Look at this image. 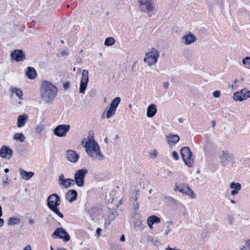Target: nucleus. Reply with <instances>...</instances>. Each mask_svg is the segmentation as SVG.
Wrapping results in <instances>:
<instances>
[{"label":"nucleus","instance_id":"nucleus-1","mask_svg":"<svg viewBox=\"0 0 250 250\" xmlns=\"http://www.w3.org/2000/svg\"><path fill=\"white\" fill-rule=\"evenodd\" d=\"M88 138L89 140L85 143L84 146L87 155L93 159L103 160L104 156L101 152L98 143L94 140L92 131H89Z\"/></svg>","mask_w":250,"mask_h":250},{"label":"nucleus","instance_id":"nucleus-2","mask_svg":"<svg viewBox=\"0 0 250 250\" xmlns=\"http://www.w3.org/2000/svg\"><path fill=\"white\" fill-rule=\"evenodd\" d=\"M58 93L57 87L51 83L43 81L41 87V94L42 100L47 104L51 103Z\"/></svg>","mask_w":250,"mask_h":250},{"label":"nucleus","instance_id":"nucleus-3","mask_svg":"<svg viewBox=\"0 0 250 250\" xmlns=\"http://www.w3.org/2000/svg\"><path fill=\"white\" fill-rule=\"evenodd\" d=\"M180 154L185 164L189 167H191L194 164V159L192 158L193 153L188 146L181 148Z\"/></svg>","mask_w":250,"mask_h":250},{"label":"nucleus","instance_id":"nucleus-4","mask_svg":"<svg viewBox=\"0 0 250 250\" xmlns=\"http://www.w3.org/2000/svg\"><path fill=\"white\" fill-rule=\"evenodd\" d=\"M121 102V98L116 97L112 100L109 104V108H107L106 110L103 112L102 117L104 118V116L106 114V118L109 119L115 114L117 108Z\"/></svg>","mask_w":250,"mask_h":250},{"label":"nucleus","instance_id":"nucleus-5","mask_svg":"<svg viewBox=\"0 0 250 250\" xmlns=\"http://www.w3.org/2000/svg\"><path fill=\"white\" fill-rule=\"evenodd\" d=\"M145 56L146 57L144 59V62L147 63L148 65L151 66L157 62L159 53L156 49L152 48L150 52L146 53Z\"/></svg>","mask_w":250,"mask_h":250},{"label":"nucleus","instance_id":"nucleus-6","mask_svg":"<svg viewBox=\"0 0 250 250\" xmlns=\"http://www.w3.org/2000/svg\"><path fill=\"white\" fill-rule=\"evenodd\" d=\"M51 236L54 239H61L65 243L68 242L70 239V235L63 228L56 229L52 234Z\"/></svg>","mask_w":250,"mask_h":250},{"label":"nucleus","instance_id":"nucleus-7","mask_svg":"<svg viewBox=\"0 0 250 250\" xmlns=\"http://www.w3.org/2000/svg\"><path fill=\"white\" fill-rule=\"evenodd\" d=\"M87 173V170L85 168L79 169L75 172L74 174L75 183L79 187L84 186V178Z\"/></svg>","mask_w":250,"mask_h":250},{"label":"nucleus","instance_id":"nucleus-8","mask_svg":"<svg viewBox=\"0 0 250 250\" xmlns=\"http://www.w3.org/2000/svg\"><path fill=\"white\" fill-rule=\"evenodd\" d=\"M70 129L69 125L62 124L57 125L53 130L54 134L59 137H64Z\"/></svg>","mask_w":250,"mask_h":250},{"label":"nucleus","instance_id":"nucleus-9","mask_svg":"<svg viewBox=\"0 0 250 250\" xmlns=\"http://www.w3.org/2000/svg\"><path fill=\"white\" fill-rule=\"evenodd\" d=\"M233 159V155H229L227 151L224 150L222 151L221 155L219 156L220 162L223 167L228 166Z\"/></svg>","mask_w":250,"mask_h":250},{"label":"nucleus","instance_id":"nucleus-10","mask_svg":"<svg viewBox=\"0 0 250 250\" xmlns=\"http://www.w3.org/2000/svg\"><path fill=\"white\" fill-rule=\"evenodd\" d=\"M12 60L17 62H21L26 59V55L22 50L15 49L10 54Z\"/></svg>","mask_w":250,"mask_h":250},{"label":"nucleus","instance_id":"nucleus-11","mask_svg":"<svg viewBox=\"0 0 250 250\" xmlns=\"http://www.w3.org/2000/svg\"><path fill=\"white\" fill-rule=\"evenodd\" d=\"M56 203L58 205L61 204V198L56 193H53L50 195L47 199V206L49 208L56 206Z\"/></svg>","mask_w":250,"mask_h":250},{"label":"nucleus","instance_id":"nucleus-12","mask_svg":"<svg viewBox=\"0 0 250 250\" xmlns=\"http://www.w3.org/2000/svg\"><path fill=\"white\" fill-rule=\"evenodd\" d=\"M196 37L191 33L189 32L188 34L182 37V41L186 45L191 44L192 43L196 42Z\"/></svg>","mask_w":250,"mask_h":250},{"label":"nucleus","instance_id":"nucleus-13","mask_svg":"<svg viewBox=\"0 0 250 250\" xmlns=\"http://www.w3.org/2000/svg\"><path fill=\"white\" fill-rule=\"evenodd\" d=\"M78 197L77 191L75 189H69L65 194L66 199L70 203L76 201Z\"/></svg>","mask_w":250,"mask_h":250},{"label":"nucleus","instance_id":"nucleus-14","mask_svg":"<svg viewBox=\"0 0 250 250\" xmlns=\"http://www.w3.org/2000/svg\"><path fill=\"white\" fill-rule=\"evenodd\" d=\"M13 154V150L8 146H2L0 149V156L3 158H6L8 156L10 158Z\"/></svg>","mask_w":250,"mask_h":250},{"label":"nucleus","instance_id":"nucleus-15","mask_svg":"<svg viewBox=\"0 0 250 250\" xmlns=\"http://www.w3.org/2000/svg\"><path fill=\"white\" fill-rule=\"evenodd\" d=\"M179 191L182 193H184L189 196L191 198H194L196 194L194 193L191 188L186 184H183L182 188L179 190Z\"/></svg>","mask_w":250,"mask_h":250},{"label":"nucleus","instance_id":"nucleus-16","mask_svg":"<svg viewBox=\"0 0 250 250\" xmlns=\"http://www.w3.org/2000/svg\"><path fill=\"white\" fill-rule=\"evenodd\" d=\"M140 6H146V10L148 12H152L154 7L152 3L151 0H138Z\"/></svg>","mask_w":250,"mask_h":250},{"label":"nucleus","instance_id":"nucleus-17","mask_svg":"<svg viewBox=\"0 0 250 250\" xmlns=\"http://www.w3.org/2000/svg\"><path fill=\"white\" fill-rule=\"evenodd\" d=\"M66 157L69 161L75 163L78 161L79 155L76 153V151L68 150L66 151Z\"/></svg>","mask_w":250,"mask_h":250},{"label":"nucleus","instance_id":"nucleus-18","mask_svg":"<svg viewBox=\"0 0 250 250\" xmlns=\"http://www.w3.org/2000/svg\"><path fill=\"white\" fill-rule=\"evenodd\" d=\"M167 140L168 145H175L180 140V137L178 135L169 134L167 136Z\"/></svg>","mask_w":250,"mask_h":250},{"label":"nucleus","instance_id":"nucleus-19","mask_svg":"<svg viewBox=\"0 0 250 250\" xmlns=\"http://www.w3.org/2000/svg\"><path fill=\"white\" fill-rule=\"evenodd\" d=\"M20 174L21 177L25 180H29L34 175V173L32 171H26L21 168L20 169Z\"/></svg>","mask_w":250,"mask_h":250},{"label":"nucleus","instance_id":"nucleus-20","mask_svg":"<svg viewBox=\"0 0 250 250\" xmlns=\"http://www.w3.org/2000/svg\"><path fill=\"white\" fill-rule=\"evenodd\" d=\"M157 112L156 105L154 104H150L147 108L146 116L148 118H152Z\"/></svg>","mask_w":250,"mask_h":250},{"label":"nucleus","instance_id":"nucleus-21","mask_svg":"<svg viewBox=\"0 0 250 250\" xmlns=\"http://www.w3.org/2000/svg\"><path fill=\"white\" fill-rule=\"evenodd\" d=\"M26 75L29 79L34 80L37 76V72L35 69L33 67L28 66L26 71Z\"/></svg>","mask_w":250,"mask_h":250},{"label":"nucleus","instance_id":"nucleus-22","mask_svg":"<svg viewBox=\"0 0 250 250\" xmlns=\"http://www.w3.org/2000/svg\"><path fill=\"white\" fill-rule=\"evenodd\" d=\"M246 92V90L245 89H242L241 91L236 92L233 94V99L235 101H243L245 100V97L243 95V93Z\"/></svg>","mask_w":250,"mask_h":250},{"label":"nucleus","instance_id":"nucleus-23","mask_svg":"<svg viewBox=\"0 0 250 250\" xmlns=\"http://www.w3.org/2000/svg\"><path fill=\"white\" fill-rule=\"evenodd\" d=\"M27 115L25 114L19 115L17 120V126L18 127H21L23 126L25 124L26 120H27Z\"/></svg>","mask_w":250,"mask_h":250},{"label":"nucleus","instance_id":"nucleus-24","mask_svg":"<svg viewBox=\"0 0 250 250\" xmlns=\"http://www.w3.org/2000/svg\"><path fill=\"white\" fill-rule=\"evenodd\" d=\"M138 196L139 194L137 192L135 198H133V203L132 206V208L134 210V212L132 213L133 215H136L138 214V213L136 212L139 208L140 205L139 202L137 201V199L138 198Z\"/></svg>","mask_w":250,"mask_h":250},{"label":"nucleus","instance_id":"nucleus-25","mask_svg":"<svg viewBox=\"0 0 250 250\" xmlns=\"http://www.w3.org/2000/svg\"><path fill=\"white\" fill-rule=\"evenodd\" d=\"M161 219L156 215L150 216L147 219V222H149L151 224H158L159 223Z\"/></svg>","mask_w":250,"mask_h":250},{"label":"nucleus","instance_id":"nucleus-26","mask_svg":"<svg viewBox=\"0 0 250 250\" xmlns=\"http://www.w3.org/2000/svg\"><path fill=\"white\" fill-rule=\"evenodd\" d=\"M10 91L12 93L16 94V95L19 97L20 99H22L23 92L21 89L17 87H11L10 88Z\"/></svg>","mask_w":250,"mask_h":250},{"label":"nucleus","instance_id":"nucleus-27","mask_svg":"<svg viewBox=\"0 0 250 250\" xmlns=\"http://www.w3.org/2000/svg\"><path fill=\"white\" fill-rule=\"evenodd\" d=\"M60 205H58V203H56V206L49 208L51 211H52L54 213L58 215L60 218H63V215L60 211V209L59 208V206Z\"/></svg>","mask_w":250,"mask_h":250},{"label":"nucleus","instance_id":"nucleus-28","mask_svg":"<svg viewBox=\"0 0 250 250\" xmlns=\"http://www.w3.org/2000/svg\"><path fill=\"white\" fill-rule=\"evenodd\" d=\"M134 227L136 230H141L144 228L143 222L140 219L136 220L134 222Z\"/></svg>","mask_w":250,"mask_h":250},{"label":"nucleus","instance_id":"nucleus-29","mask_svg":"<svg viewBox=\"0 0 250 250\" xmlns=\"http://www.w3.org/2000/svg\"><path fill=\"white\" fill-rule=\"evenodd\" d=\"M13 139L16 140H19L21 142H23L25 137L22 133H17L14 135Z\"/></svg>","mask_w":250,"mask_h":250},{"label":"nucleus","instance_id":"nucleus-30","mask_svg":"<svg viewBox=\"0 0 250 250\" xmlns=\"http://www.w3.org/2000/svg\"><path fill=\"white\" fill-rule=\"evenodd\" d=\"M20 222V219L18 217H11L8 220V224L9 225L13 226L19 224Z\"/></svg>","mask_w":250,"mask_h":250},{"label":"nucleus","instance_id":"nucleus-31","mask_svg":"<svg viewBox=\"0 0 250 250\" xmlns=\"http://www.w3.org/2000/svg\"><path fill=\"white\" fill-rule=\"evenodd\" d=\"M88 82L81 81L80 85L79 92L80 93L84 94L87 87Z\"/></svg>","mask_w":250,"mask_h":250},{"label":"nucleus","instance_id":"nucleus-32","mask_svg":"<svg viewBox=\"0 0 250 250\" xmlns=\"http://www.w3.org/2000/svg\"><path fill=\"white\" fill-rule=\"evenodd\" d=\"M193 55V52L191 50L186 49L183 52V55L188 61H191Z\"/></svg>","mask_w":250,"mask_h":250},{"label":"nucleus","instance_id":"nucleus-33","mask_svg":"<svg viewBox=\"0 0 250 250\" xmlns=\"http://www.w3.org/2000/svg\"><path fill=\"white\" fill-rule=\"evenodd\" d=\"M115 42V39L112 37H108L105 39L104 44L105 46H109L112 45Z\"/></svg>","mask_w":250,"mask_h":250},{"label":"nucleus","instance_id":"nucleus-34","mask_svg":"<svg viewBox=\"0 0 250 250\" xmlns=\"http://www.w3.org/2000/svg\"><path fill=\"white\" fill-rule=\"evenodd\" d=\"M88 71L87 70L84 69L82 72L81 81L88 82Z\"/></svg>","mask_w":250,"mask_h":250},{"label":"nucleus","instance_id":"nucleus-35","mask_svg":"<svg viewBox=\"0 0 250 250\" xmlns=\"http://www.w3.org/2000/svg\"><path fill=\"white\" fill-rule=\"evenodd\" d=\"M229 188L232 189L240 190L241 189V185L238 183L232 182L230 183Z\"/></svg>","mask_w":250,"mask_h":250},{"label":"nucleus","instance_id":"nucleus-36","mask_svg":"<svg viewBox=\"0 0 250 250\" xmlns=\"http://www.w3.org/2000/svg\"><path fill=\"white\" fill-rule=\"evenodd\" d=\"M242 63L247 68L250 69V57H246L242 60Z\"/></svg>","mask_w":250,"mask_h":250},{"label":"nucleus","instance_id":"nucleus-37","mask_svg":"<svg viewBox=\"0 0 250 250\" xmlns=\"http://www.w3.org/2000/svg\"><path fill=\"white\" fill-rule=\"evenodd\" d=\"M66 180H67V188H69V187H72L73 186L75 183V179H71V178H66Z\"/></svg>","mask_w":250,"mask_h":250},{"label":"nucleus","instance_id":"nucleus-38","mask_svg":"<svg viewBox=\"0 0 250 250\" xmlns=\"http://www.w3.org/2000/svg\"><path fill=\"white\" fill-rule=\"evenodd\" d=\"M214 2H216V5H218L221 9L224 7L223 0H214Z\"/></svg>","mask_w":250,"mask_h":250},{"label":"nucleus","instance_id":"nucleus-39","mask_svg":"<svg viewBox=\"0 0 250 250\" xmlns=\"http://www.w3.org/2000/svg\"><path fill=\"white\" fill-rule=\"evenodd\" d=\"M44 128V125H38L36 128V132L40 133Z\"/></svg>","mask_w":250,"mask_h":250},{"label":"nucleus","instance_id":"nucleus-40","mask_svg":"<svg viewBox=\"0 0 250 250\" xmlns=\"http://www.w3.org/2000/svg\"><path fill=\"white\" fill-rule=\"evenodd\" d=\"M213 3L214 2H212L209 1H206V3H207V4L208 5V7L209 8V11H211V12H212V10H213V9L214 8Z\"/></svg>","mask_w":250,"mask_h":250},{"label":"nucleus","instance_id":"nucleus-41","mask_svg":"<svg viewBox=\"0 0 250 250\" xmlns=\"http://www.w3.org/2000/svg\"><path fill=\"white\" fill-rule=\"evenodd\" d=\"M228 219L229 225H232L234 222V219L232 215H228Z\"/></svg>","mask_w":250,"mask_h":250},{"label":"nucleus","instance_id":"nucleus-42","mask_svg":"<svg viewBox=\"0 0 250 250\" xmlns=\"http://www.w3.org/2000/svg\"><path fill=\"white\" fill-rule=\"evenodd\" d=\"M59 185L62 187H64L65 188H67V184H66L67 180L66 178L60 182Z\"/></svg>","mask_w":250,"mask_h":250},{"label":"nucleus","instance_id":"nucleus-43","mask_svg":"<svg viewBox=\"0 0 250 250\" xmlns=\"http://www.w3.org/2000/svg\"><path fill=\"white\" fill-rule=\"evenodd\" d=\"M70 82L69 81H67L63 84V87L65 90H68L70 88Z\"/></svg>","mask_w":250,"mask_h":250},{"label":"nucleus","instance_id":"nucleus-44","mask_svg":"<svg viewBox=\"0 0 250 250\" xmlns=\"http://www.w3.org/2000/svg\"><path fill=\"white\" fill-rule=\"evenodd\" d=\"M172 156L175 160L177 161L179 159L178 153L176 151H173L172 152Z\"/></svg>","mask_w":250,"mask_h":250},{"label":"nucleus","instance_id":"nucleus-45","mask_svg":"<svg viewBox=\"0 0 250 250\" xmlns=\"http://www.w3.org/2000/svg\"><path fill=\"white\" fill-rule=\"evenodd\" d=\"M61 54L62 56H67V55H69V53L68 51V48L66 47L64 50L62 51L61 52Z\"/></svg>","mask_w":250,"mask_h":250},{"label":"nucleus","instance_id":"nucleus-46","mask_svg":"<svg viewBox=\"0 0 250 250\" xmlns=\"http://www.w3.org/2000/svg\"><path fill=\"white\" fill-rule=\"evenodd\" d=\"M8 180V177L7 175H5L3 178L2 183L4 186H5L6 184H9V183L7 182V180Z\"/></svg>","mask_w":250,"mask_h":250},{"label":"nucleus","instance_id":"nucleus-47","mask_svg":"<svg viewBox=\"0 0 250 250\" xmlns=\"http://www.w3.org/2000/svg\"><path fill=\"white\" fill-rule=\"evenodd\" d=\"M220 95V91L219 90H215L213 92V96L215 98H218Z\"/></svg>","mask_w":250,"mask_h":250},{"label":"nucleus","instance_id":"nucleus-48","mask_svg":"<svg viewBox=\"0 0 250 250\" xmlns=\"http://www.w3.org/2000/svg\"><path fill=\"white\" fill-rule=\"evenodd\" d=\"M157 151L156 149L153 150L152 152H150V155L151 158H155L157 155Z\"/></svg>","mask_w":250,"mask_h":250},{"label":"nucleus","instance_id":"nucleus-49","mask_svg":"<svg viewBox=\"0 0 250 250\" xmlns=\"http://www.w3.org/2000/svg\"><path fill=\"white\" fill-rule=\"evenodd\" d=\"M116 213H117V211L115 212L112 209L109 208V214L110 215L113 216V218H112V219H113L114 218L115 216L117 214Z\"/></svg>","mask_w":250,"mask_h":250},{"label":"nucleus","instance_id":"nucleus-50","mask_svg":"<svg viewBox=\"0 0 250 250\" xmlns=\"http://www.w3.org/2000/svg\"><path fill=\"white\" fill-rule=\"evenodd\" d=\"M243 95L245 97V99L247 98L250 97V91L246 90V92L243 93Z\"/></svg>","mask_w":250,"mask_h":250},{"label":"nucleus","instance_id":"nucleus-51","mask_svg":"<svg viewBox=\"0 0 250 250\" xmlns=\"http://www.w3.org/2000/svg\"><path fill=\"white\" fill-rule=\"evenodd\" d=\"M110 224V220L108 218L105 219L104 221V225L106 226H108Z\"/></svg>","mask_w":250,"mask_h":250},{"label":"nucleus","instance_id":"nucleus-52","mask_svg":"<svg viewBox=\"0 0 250 250\" xmlns=\"http://www.w3.org/2000/svg\"><path fill=\"white\" fill-rule=\"evenodd\" d=\"M183 185H175L174 187V190L175 191L178 190L179 191V190L182 188Z\"/></svg>","mask_w":250,"mask_h":250},{"label":"nucleus","instance_id":"nucleus-53","mask_svg":"<svg viewBox=\"0 0 250 250\" xmlns=\"http://www.w3.org/2000/svg\"><path fill=\"white\" fill-rule=\"evenodd\" d=\"M64 179H65V178H64V175L63 174H61V175H59V179H58V181L60 182V181L64 180Z\"/></svg>","mask_w":250,"mask_h":250},{"label":"nucleus","instance_id":"nucleus-54","mask_svg":"<svg viewBox=\"0 0 250 250\" xmlns=\"http://www.w3.org/2000/svg\"><path fill=\"white\" fill-rule=\"evenodd\" d=\"M239 191V190L233 189L231 191V194L233 196L235 195L238 194Z\"/></svg>","mask_w":250,"mask_h":250},{"label":"nucleus","instance_id":"nucleus-55","mask_svg":"<svg viewBox=\"0 0 250 250\" xmlns=\"http://www.w3.org/2000/svg\"><path fill=\"white\" fill-rule=\"evenodd\" d=\"M246 246H247V248L250 250V240H247L246 242Z\"/></svg>","mask_w":250,"mask_h":250},{"label":"nucleus","instance_id":"nucleus-56","mask_svg":"<svg viewBox=\"0 0 250 250\" xmlns=\"http://www.w3.org/2000/svg\"><path fill=\"white\" fill-rule=\"evenodd\" d=\"M170 229L169 228V226H167V228L165 230V235H167L168 234V233L170 232Z\"/></svg>","mask_w":250,"mask_h":250},{"label":"nucleus","instance_id":"nucleus-57","mask_svg":"<svg viewBox=\"0 0 250 250\" xmlns=\"http://www.w3.org/2000/svg\"><path fill=\"white\" fill-rule=\"evenodd\" d=\"M102 231V229L100 228H98L96 230V233L99 236Z\"/></svg>","mask_w":250,"mask_h":250},{"label":"nucleus","instance_id":"nucleus-58","mask_svg":"<svg viewBox=\"0 0 250 250\" xmlns=\"http://www.w3.org/2000/svg\"><path fill=\"white\" fill-rule=\"evenodd\" d=\"M169 83L168 82H165L164 83V86L166 89H167L169 86Z\"/></svg>","mask_w":250,"mask_h":250},{"label":"nucleus","instance_id":"nucleus-59","mask_svg":"<svg viewBox=\"0 0 250 250\" xmlns=\"http://www.w3.org/2000/svg\"><path fill=\"white\" fill-rule=\"evenodd\" d=\"M23 250H32L31 246L30 245H27L26 246Z\"/></svg>","mask_w":250,"mask_h":250},{"label":"nucleus","instance_id":"nucleus-60","mask_svg":"<svg viewBox=\"0 0 250 250\" xmlns=\"http://www.w3.org/2000/svg\"><path fill=\"white\" fill-rule=\"evenodd\" d=\"M120 241L121 242H124L125 241V237L124 236V235H122L121 237H120Z\"/></svg>","mask_w":250,"mask_h":250},{"label":"nucleus","instance_id":"nucleus-61","mask_svg":"<svg viewBox=\"0 0 250 250\" xmlns=\"http://www.w3.org/2000/svg\"><path fill=\"white\" fill-rule=\"evenodd\" d=\"M166 250H180L179 249H172V248L168 246L167 248L166 249Z\"/></svg>","mask_w":250,"mask_h":250},{"label":"nucleus","instance_id":"nucleus-62","mask_svg":"<svg viewBox=\"0 0 250 250\" xmlns=\"http://www.w3.org/2000/svg\"><path fill=\"white\" fill-rule=\"evenodd\" d=\"M166 225H167V226H170L173 225V222L171 221H168L166 223Z\"/></svg>","mask_w":250,"mask_h":250},{"label":"nucleus","instance_id":"nucleus-63","mask_svg":"<svg viewBox=\"0 0 250 250\" xmlns=\"http://www.w3.org/2000/svg\"><path fill=\"white\" fill-rule=\"evenodd\" d=\"M4 223V220L0 217V227L2 226Z\"/></svg>","mask_w":250,"mask_h":250},{"label":"nucleus","instance_id":"nucleus-64","mask_svg":"<svg viewBox=\"0 0 250 250\" xmlns=\"http://www.w3.org/2000/svg\"><path fill=\"white\" fill-rule=\"evenodd\" d=\"M29 223L30 224H33L34 223V220L32 219H29Z\"/></svg>","mask_w":250,"mask_h":250}]
</instances>
